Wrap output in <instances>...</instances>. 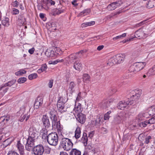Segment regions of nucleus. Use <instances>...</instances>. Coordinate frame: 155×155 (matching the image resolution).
Here are the masks:
<instances>
[{"label": "nucleus", "mask_w": 155, "mask_h": 155, "mask_svg": "<svg viewBox=\"0 0 155 155\" xmlns=\"http://www.w3.org/2000/svg\"><path fill=\"white\" fill-rule=\"evenodd\" d=\"M141 94L139 91L136 90L132 91L130 94V98H128L126 101H120L117 105V107L118 109L123 110L127 105H131L137 103Z\"/></svg>", "instance_id": "nucleus-1"}, {"label": "nucleus", "mask_w": 155, "mask_h": 155, "mask_svg": "<svg viewBox=\"0 0 155 155\" xmlns=\"http://www.w3.org/2000/svg\"><path fill=\"white\" fill-rule=\"evenodd\" d=\"M45 47H42L39 50L41 55L43 57L46 56L48 57H56L60 55L62 53V51L58 48H53L47 49L46 50Z\"/></svg>", "instance_id": "nucleus-2"}, {"label": "nucleus", "mask_w": 155, "mask_h": 155, "mask_svg": "<svg viewBox=\"0 0 155 155\" xmlns=\"http://www.w3.org/2000/svg\"><path fill=\"white\" fill-rule=\"evenodd\" d=\"M73 146V143L69 139L64 138L61 139L60 147L64 150L68 151L70 150Z\"/></svg>", "instance_id": "nucleus-3"}, {"label": "nucleus", "mask_w": 155, "mask_h": 155, "mask_svg": "<svg viewBox=\"0 0 155 155\" xmlns=\"http://www.w3.org/2000/svg\"><path fill=\"white\" fill-rule=\"evenodd\" d=\"M58 136L56 132H52L48 134L47 141L51 145L55 146L58 142Z\"/></svg>", "instance_id": "nucleus-4"}, {"label": "nucleus", "mask_w": 155, "mask_h": 155, "mask_svg": "<svg viewBox=\"0 0 155 155\" xmlns=\"http://www.w3.org/2000/svg\"><path fill=\"white\" fill-rule=\"evenodd\" d=\"M36 142L35 139L28 137L27 139V142L25 145V148L28 151H30L34 147L35 143Z\"/></svg>", "instance_id": "nucleus-5"}, {"label": "nucleus", "mask_w": 155, "mask_h": 155, "mask_svg": "<svg viewBox=\"0 0 155 155\" xmlns=\"http://www.w3.org/2000/svg\"><path fill=\"white\" fill-rule=\"evenodd\" d=\"M41 3H39V8L41 7L42 9H46L50 5H54L55 2L52 0H41Z\"/></svg>", "instance_id": "nucleus-6"}, {"label": "nucleus", "mask_w": 155, "mask_h": 155, "mask_svg": "<svg viewBox=\"0 0 155 155\" xmlns=\"http://www.w3.org/2000/svg\"><path fill=\"white\" fill-rule=\"evenodd\" d=\"M76 120L80 124H84L86 121V115L82 113L75 114Z\"/></svg>", "instance_id": "nucleus-7"}, {"label": "nucleus", "mask_w": 155, "mask_h": 155, "mask_svg": "<svg viewBox=\"0 0 155 155\" xmlns=\"http://www.w3.org/2000/svg\"><path fill=\"white\" fill-rule=\"evenodd\" d=\"M29 136L28 137H31V138L35 139V140H37L38 137V131L35 128H30L29 132Z\"/></svg>", "instance_id": "nucleus-8"}, {"label": "nucleus", "mask_w": 155, "mask_h": 155, "mask_svg": "<svg viewBox=\"0 0 155 155\" xmlns=\"http://www.w3.org/2000/svg\"><path fill=\"white\" fill-rule=\"evenodd\" d=\"M43 124L45 128H48L50 126V124L48 117L46 115H44L41 119Z\"/></svg>", "instance_id": "nucleus-9"}, {"label": "nucleus", "mask_w": 155, "mask_h": 155, "mask_svg": "<svg viewBox=\"0 0 155 155\" xmlns=\"http://www.w3.org/2000/svg\"><path fill=\"white\" fill-rule=\"evenodd\" d=\"M48 131L46 129L43 128L40 131V133L39 134V137H40L43 141H47L48 135Z\"/></svg>", "instance_id": "nucleus-10"}, {"label": "nucleus", "mask_w": 155, "mask_h": 155, "mask_svg": "<svg viewBox=\"0 0 155 155\" xmlns=\"http://www.w3.org/2000/svg\"><path fill=\"white\" fill-rule=\"evenodd\" d=\"M135 68V71L137 72L142 69L146 64L145 62H138L134 63Z\"/></svg>", "instance_id": "nucleus-11"}, {"label": "nucleus", "mask_w": 155, "mask_h": 155, "mask_svg": "<svg viewBox=\"0 0 155 155\" xmlns=\"http://www.w3.org/2000/svg\"><path fill=\"white\" fill-rule=\"evenodd\" d=\"M126 55L125 54H118L115 56L117 63L119 64L122 62L125 58Z\"/></svg>", "instance_id": "nucleus-12"}, {"label": "nucleus", "mask_w": 155, "mask_h": 155, "mask_svg": "<svg viewBox=\"0 0 155 155\" xmlns=\"http://www.w3.org/2000/svg\"><path fill=\"white\" fill-rule=\"evenodd\" d=\"M18 23L20 26L25 25L26 24V20L23 14L20 15L18 16Z\"/></svg>", "instance_id": "nucleus-13"}, {"label": "nucleus", "mask_w": 155, "mask_h": 155, "mask_svg": "<svg viewBox=\"0 0 155 155\" xmlns=\"http://www.w3.org/2000/svg\"><path fill=\"white\" fill-rule=\"evenodd\" d=\"M73 110L75 112V114H79V113H82L81 112L83 109L81 107V104L79 103H78L77 104L76 102L75 107Z\"/></svg>", "instance_id": "nucleus-14"}, {"label": "nucleus", "mask_w": 155, "mask_h": 155, "mask_svg": "<svg viewBox=\"0 0 155 155\" xmlns=\"http://www.w3.org/2000/svg\"><path fill=\"white\" fill-rule=\"evenodd\" d=\"M18 150L19 152L21 155H24V149L23 146L21 143L20 141L19 140L18 141L16 145Z\"/></svg>", "instance_id": "nucleus-15"}, {"label": "nucleus", "mask_w": 155, "mask_h": 155, "mask_svg": "<svg viewBox=\"0 0 155 155\" xmlns=\"http://www.w3.org/2000/svg\"><path fill=\"white\" fill-rule=\"evenodd\" d=\"M124 119V117L120 115L116 116L114 118L113 123L115 124H118L121 123L122 120Z\"/></svg>", "instance_id": "nucleus-16"}, {"label": "nucleus", "mask_w": 155, "mask_h": 155, "mask_svg": "<svg viewBox=\"0 0 155 155\" xmlns=\"http://www.w3.org/2000/svg\"><path fill=\"white\" fill-rule=\"evenodd\" d=\"M47 28L51 31L56 30V25L55 22L50 21L48 22L46 25Z\"/></svg>", "instance_id": "nucleus-17"}, {"label": "nucleus", "mask_w": 155, "mask_h": 155, "mask_svg": "<svg viewBox=\"0 0 155 155\" xmlns=\"http://www.w3.org/2000/svg\"><path fill=\"white\" fill-rule=\"evenodd\" d=\"M81 128L79 127H78L75 132L74 137H75L76 140L74 142L75 143H76L78 142L77 139L80 137L81 136Z\"/></svg>", "instance_id": "nucleus-18"}, {"label": "nucleus", "mask_w": 155, "mask_h": 155, "mask_svg": "<svg viewBox=\"0 0 155 155\" xmlns=\"http://www.w3.org/2000/svg\"><path fill=\"white\" fill-rule=\"evenodd\" d=\"M74 68L76 70L80 71L82 68V64L79 61H76L74 64Z\"/></svg>", "instance_id": "nucleus-19"}, {"label": "nucleus", "mask_w": 155, "mask_h": 155, "mask_svg": "<svg viewBox=\"0 0 155 155\" xmlns=\"http://www.w3.org/2000/svg\"><path fill=\"white\" fill-rule=\"evenodd\" d=\"M112 102L110 101H104L101 104V106L103 109H106L110 106V103Z\"/></svg>", "instance_id": "nucleus-20"}, {"label": "nucleus", "mask_w": 155, "mask_h": 155, "mask_svg": "<svg viewBox=\"0 0 155 155\" xmlns=\"http://www.w3.org/2000/svg\"><path fill=\"white\" fill-rule=\"evenodd\" d=\"M143 33L140 28L136 31L135 33L134 36L136 38L140 39L142 38V35Z\"/></svg>", "instance_id": "nucleus-21"}, {"label": "nucleus", "mask_w": 155, "mask_h": 155, "mask_svg": "<svg viewBox=\"0 0 155 155\" xmlns=\"http://www.w3.org/2000/svg\"><path fill=\"white\" fill-rule=\"evenodd\" d=\"M148 114L150 116H153L155 115V106H153L149 108L148 109V111L147 112Z\"/></svg>", "instance_id": "nucleus-22"}, {"label": "nucleus", "mask_w": 155, "mask_h": 155, "mask_svg": "<svg viewBox=\"0 0 155 155\" xmlns=\"http://www.w3.org/2000/svg\"><path fill=\"white\" fill-rule=\"evenodd\" d=\"M117 7L118 5H117L115 2H114L108 5L107 9L109 10H113L115 9Z\"/></svg>", "instance_id": "nucleus-23"}, {"label": "nucleus", "mask_w": 155, "mask_h": 155, "mask_svg": "<svg viewBox=\"0 0 155 155\" xmlns=\"http://www.w3.org/2000/svg\"><path fill=\"white\" fill-rule=\"evenodd\" d=\"M117 62L116 61V58H115V56L109 58L108 59L107 64H109L110 65H112L113 64H117Z\"/></svg>", "instance_id": "nucleus-24"}, {"label": "nucleus", "mask_w": 155, "mask_h": 155, "mask_svg": "<svg viewBox=\"0 0 155 155\" xmlns=\"http://www.w3.org/2000/svg\"><path fill=\"white\" fill-rule=\"evenodd\" d=\"M81 152L79 150L74 148L71 150L70 153V155H81Z\"/></svg>", "instance_id": "nucleus-25"}, {"label": "nucleus", "mask_w": 155, "mask_h": 155, "mask_svg": "<svg viewBox=\"0 0 155 155\" xmlns=\"http://www.w3.org/2000/svg\"><path fill=\"white\" fill-rule=\"evenodd\" d=\"M2 23L5 27H8L10 25L9 19L8 18H6L2 21Z\"/></svg>", "instance_id": "nucleus-26"}, {"label": "nucleus", "mask_w": 155, "mask_h": 155, "mask_svg": "<svg viewBox=\"0 0 155 155\" xmlns=\"http://www.w3.org/2000/svg\"><path fill=\"white\" fill-rule=\"evenodd\" d=\"M83 81L85 83H88L90 81V77L87 74H84L83 76Z\"/></svg>", "instance_id": "nucleus-27"}, {"label": "nucleus", "mask_w": 155, "mask_h": 155, "mask_svg": "<svg viewBox=\"0 0 155 155\" xmlns=\"http://www.w3.org/2000/svg\"><path fill=\"white\" fill-rule=\"evenodd\" d=\"M57 107L58 109V111L61 113H64L66 111V110H64V104H62V105H57Z\"/></svg>", "instance_id": "nucleus-28"}, {"label": "nucleus", "mask_w": 155, "mask_h": 155, "mask_svg": "<svg viewBox=\"0 0 155 155\" xmlns=\"http://www.w3.org/2000/svg\"><path fill=\"white\" fill-rule=\"evenodd\" d=\"M147 75L150 76L155 74V65L150 69L147 74Z\"/></svg>", "instance_id": "nucleus-29"}, {"label": "nucleus", "mask_w": 155, "mask_h": 155, "mask_svg": "<svg viewBox=\"0 0 155 155\" xmlns=\"http://www.w3.org/2000/svg\"><path fill=\"white\" fill-rule=\"evenodd\" d=\"M75 86V84L74 82L72 81L70 82L68 90H70V92L71 94L74 91L73 89Z\"/></svg>", "instance_id": "nucleus-30"}, {"label": "nucleus", "mask_w": 155, "mask_h": 155, "mask_svg": "<svg viewBox=\"0 0 155 155\" xmlns=\"http://www.w3.org/2000/svg\"><path fill=\"white\" fill-rule=\"evenodd\" d=\"M90 12V9L89 8L85 9L81 12L78 15V16H84Z\"/></svg>", "instance_id": "nucleus-31"}, {"label": "nucleus", "mask_w": 155, "mask_h": 155, "mask_svg": "<svg viewBox=\"0 0 155 155\" xmlns=\"http://www.w3.org/2000/svg\"><path fill=\"white\" fill-rule=\"evenodd\" d=\"M26 71L23 69L20 70L19 71L15 73V74L17 76H21L25 74Z\"/></svg>", "instance_id": "nucleus-32"}, {"label": "nucleus", "mask_w": 155, "mask_h": 155, "mask_svg": "<svg viewBox=\"0 0 155 155\" xmlns=\"http://www.w3.org/2000/svg\"><path fill=\"white\" fill-rule=\"evenodd\" d=\"M147 113H143L142 114H139L138 116V119L139 121L141 120H143L144 117L146 118H147L148 117H147Z\"/></svg>", "instance_id": "nucleus-33"}, {"label": "nucleus", "mask_w": 155, "mask_h": 155, "mask_svg": "<svg viewBox=\"0 0 155 155\" xmlns=\"http://www.w3.org/2000/svg\"><path fill=\"white\" fill-rule=\"evenodd\" d=\"M57 114H55L51 116H50V118L52 120V126L53 127V126H55V124L56 123L57 120Z\"/></svg>", "instance_id": "nucleus-34"}, {"label": "nucleus", "mask_w": 155, "mask_h": 155, "mask_svg": "<svg viewBox=\"0 0 155 155\" xmlns=\"http://www.w3.org/2000/svg\"><path fill=\"white\" fill-rule=\"evenodd\" d=\"M126 36V34L125 33L122 34V35H118L116 36V37L113 38V39L114 41H115L116 40H119L120 39H122V38L125 37Z\"/></svg>", "instance_id": "nucleus-35"}, {"label": "nucleus", "mask_w": 155, "mask_h": 155, "mask_svg": "<svg viewBox=\"0 0 155 155\" xmlns=\"http://www.w3.org/2000/svg\"><path fill=\"white\" fill-rule=\"evenodd\" d=\"M33 152L35 155L39 154V146L38 145H37L33 148Z\"/></svg>", "instance_id": "nucleus-36"}, {"label": "nucleus", "mask_w": 155, "mask_h": 155, "mask_svg": "<svg viewBox=\"0 0 155 155\" xmlns=\"http://www.w3.org/2000/svg\"><path fill=\"white\" fill-rule=\"evenodd\" d=\"M134 64L130 66L129 69V72L130 73H132V74H135L137 72L135 71L136 70Z\"/></svg>", "instance_id": "nucleus-37"}, {"label": "nucleus", "mask_w": 155, "mask_h": 155, "mask_svg": "<svg viewBox=\"0 0 155 155\" xmlns=\"http://www.w3.org/2000/svg\"><path fill=\"white\" fill-rule=\"evenodd\" d=\"M34 110H38L39 108V101L38 100V97L35 99L34 104Z\"/></svg>", "instance_id": "nucleus-38"}, {"label": "nucleus", "mask_w": 155, "mask_h": 155, "mask_svg": "<svg viewBox=\"0 0 155 155\" xmlns=\"http://www.w3.org/2000/svg\"><path fill=\"white\" fill-rule=\"evenodd\" d=\"M51 14L54 16L59 14V9L57 8L53 9L52 10Z\"/></svg>", "instance_id": "nucleus-39"}, {"label": "nucleus", "mask_w": 155, "mask_h": 155, "mask_svg": "<svg viewBox=\"0 0 155 155\" xmlns=\"http://www.w3.org/2000/svg\"><path fill=\"white\" fill-rule=\"evenodd\" d=\"M93 122L95 124L94 125L95 126H96L97 127H98L100 125V123L102 122L101 119L100 118H99L98 120H96Z\"/></svg>", "instance_id": "nucleus-40"}, {"label": "nucleus", "mask_w": 155, "mask_h": 155, "mask_svg": "<svg viewBox=\"0 0 155 155\" xmlns=\"http://www.w3.org/2000/svg\"><path fill=\"white\" fill-rule=\"evenodd\" d=\"M149 124L148 121L146 120L143 121L140 124V126L141 127H146L147 125Z\"/></svg>", "instance_id": "nucleus-41"}, {"label": "nucleus", "mask_w": 155, "mask_h": 155, "mask_svg": "<svg viewBox=\"0 0 155 155\" xmlns=\"http://www.w3.org/2000/svg\"><path fill=\"white\" fill-rule=\"evenodd\" d=\"M27 80V79L25 77H22L19 78L17 81L19 84H22L25 83Z\"/></svg>", "instance_id": "nucleus-42"}, {"label": "nucleus", "mask_w": 155, "mask_h": 155, "mask_svg": "<svg viewBox=\"0 0 155 155\" xmlns=\"http://www.w3.org/2000/svg\"><path fill=\"white\" fill-rule=\"evenodd\" d=\"M81 141L84 143V145L85 146H86L87 145V142L88 141L87 137H86H86H82L81 140Z\"/></svg>", "instance_id": "nucleus-43"}, {"label": "nucleus", "mask_w": 155, "mask_h": 155, "mask_svg": "<svg viewBox=\"0 0 155 155\" xmlns=\"http://www.w3.org/2000/svg\"><path fill=\"white\" fill-rule=\"evenodd\" d=\"M76 54L74 53L71 54H70L68 58L70 60L73 61L74 60H75L77 59V57L76 55Z\"/></svg>", "instance_id": "nucleus-44"}, {"label": "nucleus", "mask_w": 155, "mask_h": 155, "mask_svg": "<svg viewBox=\"0 0 155 155\" xmlns=\"http://www.w3.org/2000/svg\"><path fill=\"white\" fill-rule=\"evenodd\" d=\"M120 13V12H117L115 13H112L110 15L107 16L106 17V18L107 20H109L111 19V18H112L114 16L116 15H119Z\"/></svg>", "instance_id": "nucleus-45"}, {"label": "nucleus", "mask_w": 155, "mask_h": 155, "mask_svg": "<svg viewBox=\"0 0 155 155\" xmlns=\"http://www.w3.org/2000/svg\"><path fill=\"white\" fill-rule=\"evenodd\" d=\"M47 68V66L46 64H44L41 65V66L40 68H39V71H41V72H42L43 71H45Z\"/></svg>", "instance_id": "nucleus-46"}, {"label": "nucleus", "mask_w": 155, "mask_h": 155, "mask_svg": "<svg viewBox=\"0 0 155 155\" xmlns=\"http://www.w3.org/2000/svg\"><path fill=\"white\" fill-rule=\"evenodd\" d=\"M38 75L36 73H33L29 75L28 78L29 80H31L35 78Z\"/></svg>", "instance_id": "nucleus-47"}, {"label": "nucleus", "mask_w": 155, "mask_h": 155, "mask_svg": "<svg viewBox=\"0 0 155 155\" xmlns=\"http://www.w3.org/2000/svg\"><path fill=\"white\" fill-rule=\"evenodd\" d=\"M152 0H149L148 3L146 4V7L148 8H153L154 6V5L151 2Z\"/></svg>", "instance_id": "nucleus-48"}, {"label": "nucleus", "mask_w": 155, "mask_h": 155, "mask_svg": "<svg viewBox=\"0 0 155 155\" xmlns=\"http://www.w3.org/2000/svg\"><path fill=\"white\" fill-rule=\"evenodd\" d=\"M11 13L13 15H18L19 13V11L17 9L14 8H12Z\"/></svg>", "instance_id": "nucleus-49"}, {"label": "nucleus", "mask_w": 155, "mask_h": 155, "mask_svg": "<svg viewBox=\"0 0 155 155\" xmlns=\"http://www.w3.org/2000/svg\"><path fill=\"white\" fill-rule=\"evenodd\" d=\"M45 151L44 147L41 144H39V155L43 154Z\"/></svg>", "instance_id": "nucleus-50"}, {"label": "nucleus", "mask_w": 155, "mask_h": 155, "mask_svg": "<svg viewBox=\"0 0 155 155\" xmlns=\"http://www.w3.org/2000/svg\"><path fill=\"white\" fill-rule=\"evenodd\" d=\"M15 82V81H10L8 82L7 83L5 84V86H11L14 84Z\"/></svg>", "instance_id": "nucleus-51"}, {"label": "nucleus", "mask_w": 155, "mask_h": 155, "mask_svg": "<svg viewBox=\"0 0 155 155\" xmlns=\"http://www.w3.org/2000/svg\"><path fill=\"white\" fill-rule=\"evenodd\" d=\"M149 124H152L155 123V116L150 119L148 120Z\"/></svg>", "instance_id": "nucleus-52"}, {"label": "nucleus", "mask_w": 155, "mask_h": 155, "mask_svg": "<svg viewBox=\"0 0 155 155\" xmlns=\"http://www.w3.org/2000/svg\"><path fill=\"white\" fill-rule=\"evenodd\" d=\"M12 5L14 7L17 8L19 5V3L17 0H15L12 2Z\"/></svg>", "instance_id": "nucleus-53"}, {"label": "nucleus", "mask_w": 155, "mask_h": 155, "mask_svg": "<svg viewBox=\"0 0 155 155\" xmlns=\"http://www.w3.org/2000/svg\"><path fill=\"white\" fill-rule=\"evenodd\" d=\"M45 14L43 13H40L39 14V17L44 21L46 20V18L45 16Z\"/></svg>", "instance_id": "nucleus-54"}, {"label": "nucleus", "mask_w": 155, "mask_h": 155, "mask_svg": "<svg viewBox=\"0 0 155 155\" xmlns=\"http://www.w3.org/2000/svg\"><path fill=\"white\" fill-rule=\"evenodd\" d=\"M110 94L111 95L114 94L117 91V90L115 87H113L111 88L110 90Z\"/></svg>", "instance_id": "nucleus-55"}, {"label": "nucleus", "mask_w": 155, "mask_h": 155, "mask_svg": "<svg viewBox=\"0 0 155 155\" xmlns=\"http://www.w3.org/2000/svg\"><path fill=\"white\" fill-rule=\"evenodd\" d=\"M152 138L151 136H148L145 138V141H144V143L145 144H148L150 142V140Z\"/></svg>", "instance_id": "nucleus-56"}, {"label": "nucleus", "mask_w": 155, "mask_h": 155, "mask_svg": "<svg viewBox=\"0 0 155 155\" xmlns=\"http://www.w3.org/2000/svg\"><path fill=\"white\" fill-rule=\"evenodd\" d=\"M147 20H143V21L140 22L139 23L136 24L135 25V27H137L143 25V24H144L145 23V22Z\"/></svg>", "instance_id": "nucleus-57"}, {"label": "nucleus", "mask_w": 155, "mask_h": 155, "mask_svg": "<svg viewBox=\"0 0 155 155\" xmlns=\"http://www.w3.org/2000/svg\"><path fill=\"white\" fill-rule=\"evenodd\" d=\"M8 155H19L17 152L13 151H10L8 152Z\"/></svg>", "instance_id": "nucleus-58"}, {"label": "nucleus", "mask_w": 155, "mask_h": 155, "mask_svg": "<svg viewBox=\"0 0 155 155\" xmlns=\"http://www.w3.org/2000/svg\"><path fill=\"white\" fill-rule=\"evenodd\" d=\"M26 114L21 115L19 118V120L21 122L23 121V120H24L25 118H26Z\"/></svg>", "instance_id": "nucleus-59"}, {"label": "nucleus", "mask_w": 155, "mask_h": 155, "mask_svg": "<svg viewBox=\"0 0 155 155\" xmlns=\"http://www.w3.org/2000/svg\"><path fill=\"white\" fill-rule=\"evenodd\" d=\"M53 80H50L48 84V86L49 88H51L53 86Z\"/></svg>", "instance_id": "nucleus-60"}, {"label": "nucleus", "mask_w": 155, "mask_h": 155, "mask_svg": "<svg viewBox=\"0 0 155 155\" xmlns=\"http://www.w3.org/2000/svg\"><path fill=\"white\" fill-rule=\"evenodd\" d=\"M55 114H57V112L54 110H51L50 112V116H51Z\"/></svg>", "instance_id": "nucleus-61"}, {"label": "nucleus", "mask_w": 155, "mask_h": 155, "mask_svg": "<svg viewBox=\"0 0 155 155\" xmlns=\"http://www.w3.org/2000/svg\"><path fill=\"white\" fill-rule=\"evenodd\" d=\"M117 5H118V7L120 5L122 4V2L121 0H117L115 2Z\"/></svg>", "instance_id": "nucleus-62"}, {"label": "nucleus", "mask_w": 155, "mask_h": 155, "mask_svg": "<svg viewBox=\"0 0 155 155\" xmlns=\"http://www.w3.org/2000/svg\"><path fill=\"white\" fill-rule=\"evenodd\" d=\"M110 116L107 113L105 114L104 116V119L105 120H107L109 118Z\"/></svg>", "instance_id": "nucleus-63"}, {"label": "nucleus", "mask_w": 155, "mask_h": 155, "mask_svg": "<svg viewBox=\"0 0 155 155\" xmlns=\"http://www.w3.org/2000/svg\"><path fill=\"white\" fill-rule=\"evenodd\" d=\"M77 2V0H74L71 2V3L74 6H77L78 5V4L76 3Z\"/></svg>", "instance_id": "nucleus-64"}]
</instances>
